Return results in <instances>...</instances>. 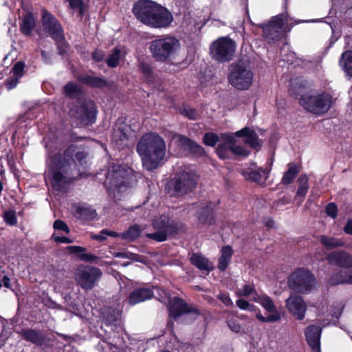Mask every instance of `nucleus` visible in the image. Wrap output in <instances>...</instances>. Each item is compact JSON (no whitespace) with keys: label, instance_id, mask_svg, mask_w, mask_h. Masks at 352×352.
<instances>
[{"label":"nucleus","instance_id":"nucleus-1","mask_svg":"<svg viewBox=\"0 0 352 352\" xmlns=\"http://www.w3.org/2000/svg\"><path fill=\"white\" fill-rule=\"evenodd\" d=\"M45 147L47 149L45 179L50 182L56 190H63L67 184L81 175L87 155L81 148L74 146L66 149L63 155L56 153L52 142H47Z\"/></svg>","mask_w":352,"mask_h":352},{"label":"nucleus","instance_id":"nucleus-2","mask_svg":"<svg viewBox=\"0 0 352 352\" xmlns=\"http://www.w3.org/2000/svg\"><path fill=\"white\" fill-rule=\"evenodd\" d=\"M137 152L143 166L150 170L157 168L166 155V144L163 138L155 133H146L137 144Z\"/></svg>","mask_w":352,"mask_h":352},{"label":"nucleus","instance_id":"nucleus-3","mask_svg":"<svg viewBox=\"0 0 352 352\" xmlns=\"http://www.w3.org/2000/svg\"><path fill=\"white\" fill-rule=\"evenodd\" d=\"M133 11L140 22L151 28H166L173 21L171 13L166 8L151 0L138 1Z\"/></svg>","mask_w":352,"mask_h":352},{"label":"nucleus","instance_id":"nucleus-4","mask_svg":"<svg viewBox=\"0 0 352 352\" xmlns=\"http://www.w3.org/2000/svg\"><path fill=\"white\" fill-rule=\"evenodd\" d=\"M131 170L125 169L120 165L112 167L107 175L104 185L109 194L113 195L115 198L120 199L123 195L127 193L131 186Z\"/></svg>","mask_w":352,"mask_h":352},{"label":"nucleus","instance_id":"nucleus-5","mask_svg":"<svg viewBox=\"0 0 352 352\" xmlns=\"http://www.w3.org/2000/svg\"><path fill=\"white\" fill-rule=\"evenodd\" d=\"M180 48V42L175 36H165L152 41L149 50L155 60L165 63L174 56Z\"/></svg>","mask_w":352,"mask_h":352},{"label":"nucleus","instance_id":"nucleus-6","mask_svg":"<svg viewBox=\"0 0 352 352\" xmlns=\"http://www.w3.org/2000/svg\"><path fill=\"white\" fill-rule=\"evenodd\" d=\"M332 103V96L324 91L306 93L300 98V105L307 111L316 115H322L327 112Z\"/></svg>","mask_w":352,"mask_h":352},{"label":"nucleus","instance_id":"nucleus-7","mask_svg":"<svg viewBox=\"0 0 352 352\" xmlns=\"http://www.w3.org/2000/svg\"><path fill=\"white\" fill-rule=\"evenodd\" d=\"M153 289L157 295L158 300L167 305L170 318H177L185 314H192L195 317L199 315L196 308L186 304L181 298L177 296L172 297L168 292L157 287H153Z\"/></svg>","mask_w":352,"mask_h":352},{"label":"nucleus","instance_id":"nucleus-8","mask_svg":"<svg viewBox=\"0 0 352 352\" xmlns=\"http://www.w3.org/2000/svg\"><path fill=\"white\" fill-rule=\"evenodd\" d=\"M153 226L155 232L146 234V236L158 242L166 241L168 235L177 233L182 228V223L164 214L156 217L153 221Z\"/></svg>","mask_w":352,"mask_h":352},{"label":"nucleus","instance_id":"nucleus-9","mask_svg":"<svg viewBox=\"0 0 352 352\" xmlns=\"http://www.w3.org/2000/svg\"><path fill=\"white\" fill-rule=\"evenodd\" d=\"M288 285L291 289L299 293L306 294L315 288L316 280L311 271L300 267L289 276Z\"/></svg>","mask_w":352,"mask_h":352},{"label":"nucleus","instance_id":"nucleus-10","mask_svg":"<svg viewBox=\"0 0 352 352\" xmlns=\"http://www.w3.org/2000/svg\"><path fill=\"white\" fill-rule=\"evenodd\" d=\"M42 26L43 30L55 41L60 54L67 49L64 41L63 30L58 21L46 10H42Z\"/></svg>","mask_w":352,"mask_h":352},{"label":"nucleus","instance_id":"nucleus-11","mask_svg":"<svg viewBox=\"0 0 352 352\" xmlns=\"http://www.w3.org/2000/svg\"><path fill=\"white\" fill-rule=\"evenodd\" d=\"M253 77L252 72L244 63H239L232 66L228 80L237 89L245 90L252 85Z\"/></svg>","mask_w":352,"mask_h":352},{"label":"nucleus","instance_id":"nucleus-12","mask_svg":"<svg viewBox=\"0 0 352 352\" xmlns=\"http://www.w3.org/2000/svg\"><path fill=\"white\" fill-rule=\"evenodd\" d=\"M235 50V43L227 37L219 38L210 45L211 56L214 60L221 63L230 60Z\"/></svg>","mask_w":352,"mask_h":352},{"label":"nucleus","instance_id":"nucleus-13","mask_svg":"<svg viewBox=\"0 0 352 352\" xmlns=\"http://www.w3.org/2000/svg\"><path fill=\"white\" fill-rule=\"evenodd\" d=\"M196 184L197 178L194 174L180 172L170 183V186L173 190L171 195L176 197L186 195L195 189Z\"/></svg>","mask_w":352,"mask_h":352},{"label":"nucleus","instance_id":"nucleus-14","mask_svg":"<svg viewBox=\"0 0 352 352\" xmlns=\"http://www.w3.org/2000/svg\"><path fill=\"white\" fill-rule=\"evenodd\" d=\"M76 109H72L70 113L72 116L79 120L83 125L91 124L95 122L96 109L94 102L91 100H78Z\"/></svg>","mask_w":352,"mask_h":352},{"label":"nucleus","instance_id":"nucleus-15","mask_svg":"<svg viewBox=\"0 0 352 352\" xmlns=\"http://www.w3.org/2000/svg\"><path fill=\"white\" fill-rule=\"evenodd\" d=\"M254 301L258 303L267 312L270 313L267 317H264L259 312L256 314V318L263 322H272L280 320L281 316L277 310L273 300L265 294H254Z\"/></svg>","mask_w":352,"mask_h":352},{"label":"nucleus","instance_id":"nucleus-16","mask_svg":"<svg viewBox=\"0 0 352 352\" xmlns=\"http://www.w3.org/2000/svg\"><path fill=\"white\" fill-rule=\"evenodd\" d=\"M102 272L100 269L85 266L79 267L76 272V279L78 283L85 289H90L100 278Z\"/></svg>","mask_w":352,"mask_h":352},{"label":"nucleus","instance_id":"nucleus-17","mask_svg":"<svg viewBox=\"0 0 352 352\" xmlns=\"http://www.w3.org/2000/svg\"><path fill=\"white\" fill-rule=\"evenodd\" d=\"M272 164L273 160L270 159L265 168H257L256 164L252 163L250 167L242 168L241 173L246 180L264 185L269 177Z\"/></svg>","mask_w":352,"mask_h":352},{"label":"nucleus","instance_id":"nucleus-18","mask_svg":"<svg viewBox=\"0 0 352 352\" xmlns=\"http://www.w3.org/2000/svg\"><path fill=\"white\" fill-rule=\"evenodd\" d=\"M290 21H292V19L288 16L287 12L276 15L272 18L269 24L263 26L264 34L267 37H270V32L271 31L276 34L289 32L296 24L295 23H290Z\"/></svg>","mask_w":352,"mask_h":352},{"label":"nucleus","instance_id":"nucleus-19","mask_svg":"<svg viewBox=\"0 0 352 352\" xmlns=\"http://www.w3.org/2000/svg\"><path fill=\"white\" fill-rule=\"evenodd\" d=\"M285 307L296 319L302 320L307 310L306 304L300 296L293 294L285 300Z\"/></svg>","mask_w":352,"mask_h":352},{"label":"nucleus","instance_id":"nucleus-20","mask_svg":"<svg viewBox=\"0 0 352 352\" xmlns=\"http://www.w3.org/2000/svg\"><path fill=\"white\" fill-rule=\"evenodd\" d=\"M170 143L175 144L185 150H189L192 152L202 154L204 149L196 144L195 142L190 140L189 138L179 134H174L171 138Z\"/></svg>","mask_w":352,"mask_h":352},{"label":"nucleus","instance_id":"nucleus-21","mask_svg":"<svg viewBox=\"0 0 352 352\" xmlns=\"http://www.w3.org/2000/svg\"><path fill=\"white\" fill-rule=\"evenodd\" d=\"M321 328L319 326L311 325L305 331V337L308 344L315 352L320 351Z\"/></svg>","mask_w":352,"mask_h":352},{"label":"nucleus","instance_id":"nucleus-22","mask_svg":"<svg viewBox=\"0 0 352 352\" xmlns=\"http://www.w3.org/2000/svg\"><path fill=\"white\" fill-rule=\"evenodd\" d=\"M154 295L153 291L148 287H141L134 289L128 297V302L131 305L151 299Z\"/></svg>","mask_w":352,"mask_h":352},{"label":"nucleus","instance_id":"nucleus-23","mask_svg":"<svg viewBox=\"0 0 352 352\" xmlns=\"http://www.w3.org/2000/svg\"><path fill=\"white\" fill-rule=\"evenodd\" d=\"M329 263L337 264L343 267H352V256L345 252H332L327 256Z\"/></svg>","mask_w":352,"mask_h":352},{"label":"nucleus","instance_id":"nucleus-24","mask_svg":"<svg viewBox=\"0 0 352 352\" xmlns=\"http://www.w3.org/2000/svg\"><path fill=\"white\" fill-rule=\"evenodd\" d=\"M191 263L201 271L210 272L214 269L213 263L200 253H193L190 257Z\"/></svg>","mask_w":352,"mask_h":352},{"label":"nucleus","instance_id":"nucleus-25","mask_svg":"<svg viewBox=\"0 0 352 352\" xmlns=\"http://www.w3.org/2000/svg\"><path fill=\"white\" fill-rule=\"evenodd\" d=\"M197 218L199 222L204 225H211L214 222V204H208L202 206L198 212Z\"/></svg>","mask_w":352,"mask_h":352},{"label":"nucleus","instance_id":"nucleus-26","mask_svg":"<svg viewBox=\"0 0 352 352\" xmlns=\"http://www.w3.org/2000/svg\"><path fill=\"white\" fill-rule=\"evenodd\" d=\"M221 139L230 146L231 153L238 156H248L249 152L245 149L243 146H236V136L234 134H222Z\"/></svg>","mask_w":352,"mask_h":352},{"label":"nucleus","instance_id":"nucleus-27","mask_svg":"<svg viewBox=\"0 0 352 352\" xmlns=\"http://www.w3.org/2000/svg\"><path fill=\"white\" fill-rule=\"evenodd\" d=\"M236 137L245 138V142L252 148H256L261 146L260 140L254 130L245 127L235 133Z\"/></svg>","mask_w":352,"mask_h":352},{"label":"nucleus","instance_id":"nucleus-28","mask_svg":"<svg viewBox=\"0 0 352 352\" xmlns=\"http://www.w3.org/2000/svg\"><path fill=\"white\" fill-rule=\"evenodd\" d=\"M77 79L79 82L93 87L102 88L107 85L105 79L89 74L79 75Z\"/></svg>","mask_w":352,"mask_h":352},{"label":"nucleus","instance_id":"nucleus-29","mask_svg":"<svg viewBox=\"0 0 352 352\" xmlns=\"http://www.w3.org/2000/svg\"><path fill=\"white\" fill-rule=\"evenodd\" d=\"M74 216L82 221H90L95 219L96 216V210L88 206H77L74 212Z\"/></svg>","mask_w":352,"mask_h":352},{"label":"nucleus","instance_id":"nucleus-30","mask_svg":"<svg viewBox=\"0 0 352 352\" xmlns=\"http://www.w3.org/2000/svg\"><path fill=\"white\" fill-rule=\"evenodd\" d=\"M232 254L233 251L230 246L227 245L221 248V255L218 260V268L221 271H224L227 269L230 264Z\"/></svg>","mask_w":352,"mask_h":352},{"label":"nucleus","instance_id":"nucleus-31","mask_svg":"<svg viewBox=\"0 0 352 352\" xmlns=\"http://www.w3.org/2000/svg\"><path fill=\"white\" fill-rule=\"evenodd\" d=\"M25 339L36 345H43L45 342V336L38 331L28 329L23 332Z\"/></svg>","mask_w":352,"mask_h":352},{"label":"nucleus","instance_id":"nucleus-32","mask_svg":"<svg viewBox=\"0 0 352 352\" xmlns=\"http://www.w3.org/2000/svg\"><path fill=\"white\" fill-rule=\"evenodd\" d=\"M340 65L347 76L352 77V51H346L342 53Z\"/></svg>","mask_w":352,"mask_h":352},{"label":"nucleus","instance_id":"nucleus-33","mask_svg":"<svg viewBox=\"0 0 352 352\" xmlns=\"http://www.w3.org/2000/svg\"><path fill=\"white\" fill-rule=\"evenodd\" d=\"M320 241L324 248L329 250L342 247L344 245L342 240L326 235H321Z\"/></svg>","mask_w":352,"mask_h":352},{"label":"nucleus","instance_id":"nucleus-34","mask_svg":"<svg viewBox=\"0 0 352 352\" xmlns=\"http://www.w3.org/2000/svg\"><path fill=\"white\" fill-rule=\"evenodd\" d=\"M35 26V18L32 13H28L22 19L21 23V30L26 35L30 34L32 29Z\"/></svg>","mask_w":352,"mask_h":352},{"label":"nucleus","instance_id":"nucleus-35","mask_svg":"<svg viewBox=\"0 0 352 352\" xmlns=\"http://www.w3.org/2000/svg\"><path fill=\"white\" fill-rule=\"evenodd\" d=\"M329 283L332 285L342 283H352V274L346 272H342L340 274H334L329 279Z\"/></svg>","mask_w":352,"mask_h":352},{"label":"nucleus","instance_id":"nucleus-36","mask_svg":"<svg viewBox=\"0 0 352 352\" xmlns=\"http://www.w3.org/2000/svg\"><path fill=\"white\" fill-rule=\"evenodd\" d=\"M124 56V52L120 49L115 48L113 52L107 58V65L110 67H116L118 65L121 58Z\"/></svg>","mask_w":352,"mask_h":352},{"label":"nucleus","instance_id":"nucleus-37","mask_svg":"<svg viewBox=\"0 0 352 352\" xmlns=\"http://www.w3.org/2000/svg\"><path fill=\"white\" fill-rule=\"evenodd\" d=\"M139 71L142 74L144 80L148 83L153 81L154 76L153 69L151 65L145 62H140L138 67Z\"/></svg>","mask_w":352,"mask_h":352},{"label":"nucleus","instance_id":"nucleus-38","mask_svg":"<svg viewBox=\"0 0 352 352\" xmlns=\"http://www.w3.org/2000/svg\"><path fill=\"white\" fill-rule=\"evenodd\" d=\"M140 226L134 225L131 226L126 232L121 233L120 237L124 240L133 241L140 236Z\"/></svg>","mask_w":352,"mask_h":352},{"label":"nucleus","instance_id":"nucleus-39","mask_svg":"<svg viewBox=\"0 0 352 352\" xmlns=\"http://www.w3.org/2000/svg\"><path fill=\"white\" fill-rule=\"evenodd\" d=\"M254 294H258L252 284H245L241 288L236 291V294L238 296L248 297L252 295V300H254Z\"/></svg>","mask_w":352,"mask_h":352},{"label":"nucleus","instance_id":"nucleus-40","mask_svg":"<svg viewBox=\"0 0 352 352\" xmlns=\"http://www.w3.org/2000/svg\"><path fill=\"white\" fill-rule=\"evenodd\" d=\"M298 173V169L296 165H289L287 171L285 173L282 178V182L284 184H290L294 179Z\"/></svg>","mask_w":352,"mask_h":352},{"label":"nucleus","instance_id":"nucleus-41","mask_svg":"<svg viewBox=\"0 0 352 352\" xmlns=\"http://www.w3.org/2000/svg\"><path fill=\"white\" fill-rule=\"evenodd\" d=\"M65 92L70 98L78 97L81 94V89L76 83L69 82L65 86Z\"/></svg>","mask_w":352,"mask_h":352},{"label":"nucleus","instance_id":"nucleus-42","mask_svg":"<svg viewBox=\"0 0 352 352\" xmlns=\"http://www.w3.org/2000/svg\"><path fill=\"white\" fill-rule=\"evenodd\" d=\"M228 327L234 333H245V329L239 324L236 318H230L226 321Z\"/></svg>","mask_w":352,"mask_h":352},{"label":"nucleus","instance_id":"nucleus-43","mask_svg":"<svg viewBox=\"0 0 352 352\" xmlns=\"http://www.w3.org/2000/svg\"><path fill=\"white\" fill-rule=\"evenodd\" d=\"M221 138V137L220 138ZM223 144L218 146L217 148V153L219 157L221 159H226L230 157V155L232 153L230 146L226 143L222 139Z\"/></svg>","mask_w":352,"mask_h":352},{"label":"nucleus","instance_id":"nucleus-44","mask_svg":"<svg viewBox=\"0 0 352 352\" xmlns=\"http://www.w3.org/2000/svg\"><path fill=\"white\" fill-rule=\"evenodd\" d=\"M300 185L299 186L297 192H296V197H301L303 198L308 190L309 186H308V177L305 175L300 178Z\"/></svg>","mask_w":352,"mask_h":352},{"label":"nucleus","instance_id":"nucleus-45","mask_svg":"<svg viewBox=\"0 0 352 352\" xmlns=\"http://www.w3.org/2000/svg\"><path fill=\"white\" fill-rule=\"evenodd\" d=\"M219 140L218 136L213 133H208L204 137V142L206 145L210 146H214Z\"/></svg>","mask_w":352,"mask_h":352},{"label":"nucleus","instance_id":"nucleus-46","mask_svg":"<svg viewBox=\"0 0 352 352\" xmlns=\"http://www.w3.org/2000/svg\"><path fill=\"white\" fill-rule=\"evenodd\" d=\"M3 217L6 223L10 226H14L17 222L15 212L12 210L5 212Z\"/></svg>","mask_w":352,"mask_h":352},{"label":"nucleus","instance_id":"nucleus-47","mask_svg":"<svg viewBox=\"0 0 352 352\" xmlns=\"http://www.w3.org/2000/svg\"><path fill=\"white\" fill-rule=\"evenodd\" d=\"M236 306L243 310L254 311L256 310V307L254 305L250 304L245 300L239 299L236 301Z\"/></svg>","mask_w":352,"mask_h":352},{"label":"nucleus","instance_id":"nucleus-48","mask_svg":"<svg viewBox=\"0 0 352 352\" xmlns=\"http://www.w3.org/2000/svg\"><path fill=\"white\" fill-rule=\"evenodd\" d=\"M126 127L119 128L118 130H115L113 132V139L116 141H124L127 139V133L126 132Z\"/></svg>","mask_w":352,"mask_h":352},{"label":"nucleus","instance_id":"nucleus-49","mask_svg":"<svg viewBox=\"0 0 352 352\" xmlns=\"http://www.w3.org/2000/svg\"><path fill=\"white\" fill-rule=\"evenodd\" d=\"M24 67L25 65L22 62H17L16 63H15L12 69L13 72V76L19 78H21L23 74Z\"/></svg>","mask_w":352,"mask_h":352},{"label":"nucleus","instance_id":"nucleus-50","mask_svg":"<svg viewBox=\"0 0 352 352\" xmlns=\"http://www.w3.org/2000/svg\"><path fill=\"white\" fill-rule=\"evenodd\" d=\"M53 227L55 230H62L65 233H69L70 230L67 225L61 220H56L54 221Z\"/></svg>","mask_w":352,"mask_h":352},{"label":"nucleus","instance_id":"nucleus-51","mask_svg":"<svg viewBox=\"0 0 352 352\" xmlns=\"http://www.w3.org/2000/svg\"><path fill=\"white\" fill-rule=\"evenodd\" d=\"M112 255L116 258H125L131 260H135L137 258L136 254L130 252H113Z\"/></svg>","mask_w":352,"mask_h":352},{"label":"nucleus","instance_id":"nucleus-52","mask_svg":"<svg viewBox=\"0 0 352 352\" xmlns=\"http://www.w3.org/2000/svg\"><path fill=\"white\" fill-rule=\"evenodd\" d=\"M337 212L338 209L335 204L331 203L327 206L326 212L329 216L331 217L332 218H336L337 216Z\"/></svg>","mask_w":352,"mask_h":352},{"label":"nucleus","instance_id":"nucleus-53","mask_svg":"<svg viewBox=\"0 0 352 352\" xmlns=\"http://www.w3.org/2000/svg\"><path fill=\"white\" fill-rule=\"evenodd\" d=\"M217 298L226 305V306H231L233 305L232 300L230 298V296L224 293H220Z\"/></svg>","mask_w":352,"mask_h":352},{"label":"nucleus","instance_id":"nucleus-54","mask_svg":"<svg viewBox=\"0 0 352 352\" xmlns=\"http://www.w3.org/2000/svg\"><path fill=\"white\" fill-rule=\"evenodd\" d=\"M79 258L85 262H93L98 258V256L90 253H85V252L79 255Z\"/></svg>","mask_w":352,"mask_h":352},{"label":"nucleus","instance_id":"nucleus-55","mask_svg":"<svg viewBox=\"0 0 352 352\" xmlns=\"http://www.w3.org/2000/svg\"><path fill=\"white\" fill-rule=\"evenodd\" d=\"M67 250L70 253L77 254H78V256L80 254H82L83 252H86V249L85 248L76 245L68 246Z\"/></svg>","mask_w":352,"mask_h":352},{"label":"nucleus","instance_id":"nucleus-56","mask_svg":"<svg viewBox=\"0 0 352 352\" xmlns=\"http://www.w3.org/2000/svg\"><path fill=\"white\" fill-rule=\"evenodd\" d=\"M183 113L189 119L195 120L197 118L196 111L192 108H185Z\"/></svg>","mask_w":352,"mask_h":352},{"label":"nucleus","instance_id":"nucleus-57","mask_svg":"<svg viewBox=\"0 0 352 352\" xmlns=\"http://www.w3.org/2000/svg\"><path fill=\"white\" fill-rule=\"evenodd\" d=\"M52 238L54 241L59 243H71L73 240L66 236H56L55 234H53Z\"/></svg>","mask_w":352,"mask_h":352},{"label":"nucleus","instance_id":"nucleus-58","mask_svg":"<svg viewBox=\"0 0 352 352\" xmlns=\"http://www.w3.org/2000/svg\"><path fill=\"white\" fill-rule=\"evenodd\" d=\"M69 3V6L72 9H79L81 12L82 10V0H67Z\"/></svg>","mask_w":352,"mask_h":352},{"label":"nucleus","instance_id":"nucleus-59","mask_svg":"<svg viewBox=\"0 0 352 352\" xmlns=\"http://www.w3.org/2000/svg\"><path fill=\"white\" fill-rule=\"evenodd\" d=\"M104 232V229L102 230L98 234H91V238L94 240L102 242L107 239L106 233H103Z\"/></svg>","mask_w":352,"mask_h":352},{"label":"nucleus","instance_id":"nucleus-60","mask_svg":"<svg viewBox=\"0 0 352 352\" xmlns=\"http://www.w3.org/2000/svg\"><path fill=\"white\" fill-rule=\"evenodd\" d=\"M105 54L103 51L97 50L92 54L93 58L96 61H101L104 59Z\"/></svg>","mask_w":352,"mask_h":352},{"label":"nucleus","instance_id":"nucleus-61","mask_svg":"<svg viewBox=\"0 0 352 352\" xmlns=\"http://www.w3.org/2000/svg\"><path fill=\"white\" fill-rule=\"evenodd\" d=\"M18 82H19V78H16L14 76H13V77L12 78H10V80H8L7 81V84H6L7 88L8 89H12L14 88L16 86Z\"/></svg>","mask_w":352,"mask_h":352},{"label":"nucleus","instance_id":"nucleus-62","mask_svg":"<svg viewBox=\"0 0 352 352\" xmlns=\"http://www.w3.org/2000/svg\"><path fill=\"white\" fill-rule=\"evenodd\" d=\"M344 231L345 233L352 234V220L349 219L347 221L346 224L344 227Z\"/></svg>","mask_w":352,"mask_h":352},{"label":"nucleus","instance_id":"nucleus-63","mask_svg":"<svg viewBox=\"0 0 352 352\" xmlns=\"http://www.w3.org/2000/svg\"><path fill=\"white\" fill-rule=\"evenodd\" d=\"M103 233H106L107 236H112V237L120 236V234H119L116 232H114V231L109 230L107 229H104V232Z\"/></svg>","mask_w":352,"mask_h":352},{"label":"nucleus","instance_id":"nucleus-64","mask_svg":"<svg viewBox=\"0 0 352 352\" xmlns=\"http://www.w3.org/2000/svg\"><path fill=\"white\" fill-rule=\"evenodd\" d=\"M2 281H3V285L6 287L10 288V278L8 276H4Z\"/></svg>","mask_w":352,"mask_h":352}]
</instances>
